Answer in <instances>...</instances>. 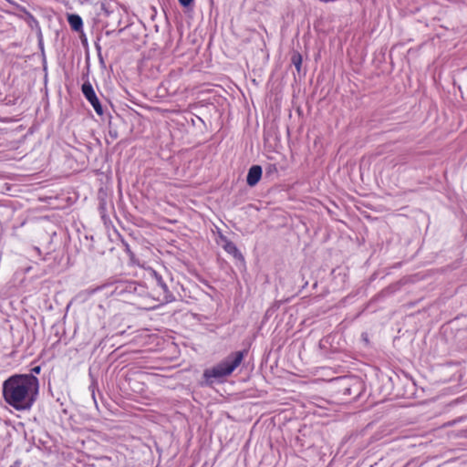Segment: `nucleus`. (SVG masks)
<instances>
[{
	"label": "nucleus",
	"mask_w": 467,
	"mask_h": 467,
	"mask_svg": "<svg viewBox=\"0 0 467 467\" xmlns=\"http://www.w3.org/2000/svg\"><path fill=\"white\" fill-rule=\"evenodd\" d=\"M18 11H20L21 13H23V16H26V13H30L25 6L19 5V7H17Z\"/></svg>",
	"instance_id": "f8f14e48"
},
{
	"label": "nucleus",
	"mask_w": 467,
	"mask_h": 467,
	"mask_svg": "<svg viewBox=\"0 0 467 467\" xmlns=\"http://www.w3.org/2000/svg\"><path fill=\"white\" fill-rule=\"evenodd\" d=\"M3 398L16 410L32 408L38 397L39 380L33 374H16L3 382Z\"/></svg>",
	"instance_id": "f257e3e1"
},
{
	"label": "nucleus",
	"mask_w": 467,
	"mask_h": 467,
	"mask_svg": "<svg viewBox=\"0 0 467 467\" xmlns=\"http://www.w3.org/2000/svg\"><path fill=\"white\" fill-rule=\"evenodd\" d=\"M291 60H292L293 65L296 67L297 72H300L301 65H302V56H301V54L298 53V52H295L292 55Z\"/></svg>",
	"instance_id": "6e6552de"
},
{
	"label": "nucleus",
	"mask_w": 467,
	"mask_h": 467,
	"mask_svg": "<svg viewBox=\"0 0 467 467\" xmlns=\"http://www.w3.org/2000/svg\"><path fill=\"white\" fill-rule=\"evenodd\" d=\"M20 18H23L30 27L38 26L39 25L37 19L31 13H26V16H20Z\"/></svg>",
	"instance_id": "1a4fd4ad"
},
{
	"label": "nucleus",
	"mask_w": 467,
	"mask_h": 467,
	"mask_svg": "<svg viewBox=\"0 0 467 467\" xmlns=\"http://www.w3.org/2000/svg\"><path fill=\"white\" fill-rule=\"evenodd\" d=\"M67 22L74 31H80L83 27L82 18L77 14H70L67 16Z\"/></svg>",
	"instance_id": "0eeeda50"
},
{
	"label": "nucleus",
	"mask_w": 467,
	"mask_h": 467,
	"mask_svg": "<svg viewBox=\"0 0 467 467\" xmlns=\"http://www.w3.org/2000/svg\"><path fill=\"white\" fill-rule=\"evenodd\" d=\"M122 244H123L124 251L126 252V254H127L130 258H131V257H133V255H134V254H133V253H132V251H131L130 246L129 245V244H128V243H125V242H122Z\"/></svg>",
	"instance_id": "9b49d317"
},
{
	"label": "nucleus",
	"mask_w": 467,
	"mask_h": 467,
	"mask_svg": "<svg viewBox=\"0 0 467 467\" xmlns=\"http://www.w3.org/2000/svg\"><path fill=\"white\" fill-rule=\"evenodd\" d=\"M220 239L222 241V247L223 248V250L231 254L232 256H234L236 260H239V261H242V262H244V255L242 254V253L240 252V250L237 248V246L232 242L230 241L226 236L224 235H221L220 236Z\"/></svg>",
	"instance_id": "20e7f679"
},
{
	"label": "nucleus",
	"mask_w": 467,
	"mask_h": 467,
	"mask_svg": "<svg viewBox=\"0 0 467 467\" xmlns=\"http://www.w3.org/2000/svg\"><path fill=\"white\" fill-rule=\"evenodd\" d=\"M178 2L182 7L188 8L193 5L194 0H178Z\"/></svg>",
	"instance_id": "9d476101"
},
{
	"label": "nucleus",
	"mask_w": 467,
	"mask_h": 467,
	"mask_svg": "<svg viewBox=\"0 0 467 467\" xmlns=\"http://www.w3.org/2000/svg\"><path fill=\"white\" fill-rule=\"evenodd\" d=\"M276 171L275 165H271L269 167V171Z\"/></svg>",
	"instance_id": "2eb2a0df"
},
{
	"label": "nucleus",
	"mask_w": 467,
	"mask_h": 467,
	"mask_svg": "<svg viewBox=\"0 0 467 467\" xmlns=\"http://www.w3.org/2000/svg\"><path fill=\"white\" fill-rule=\"evenodd\" d=\"M9 5H11L12 6H14L16 9H17V7H19V4L14 0H5Z\"/></svg>",
	"instance_id": "ddd939ff"
},
{
	"label": "nucleus",
	"mask_w": 467,
	"mask_h": 467,
	"mask_svg": "<svg viewBox=\"0 0 467 467\" xmlns=\"http://www.w3.org/2000/svg\"><path fill=\"white\" fill-rule=\"evenodd\" d=\"M246 353V350L233 352L218 364L204 369L202 374L203 381L201 382V386L211 387L215 382H223L224 379L240 366Z\"/></svg>",
	"instance_id": "f03ea898"
},
{
	"label": "nucleus",
	"mask_w": 467,
	"mask_h": 467,
	"mask_svg": "<svg viewBox=\"0 0 467 467\" xmlns=\"http://www.w3.org/2000/svg\"><path fill=\"white\" fill-rule=\"evenodd\" d=\"M153 276H154V281H155L156 285L162 292L164 301L166 303L174 301L175 297H174L173 294L170 291L167 284L165 283V281L163 280L161 275H160L156 272H153Z\"/></svg>",
	"instance_id": "39448f33"
},
{
	"label": "nucleus",
	"mask_w": 467,
	"mask_h": 467,
	"mask_svg": "<svg viewBox=\"0 0 467 467\" xmlns=\"http://www.w3.org/2000/svg\"><path fill=\"white\" fill-rule=\"evenodd\" d=\"M81 91L85 97V99L91 104L96 113L99 116L103 115V108L102 105L98 99L96 92L91 85V83L87 80L82 84Z\"/></svg>",
	"instance_id": "7ed1b4c3"
},
{
	"label": "nucleus",
	"mask_w": 467,
	"mask_h": 467,
	"mask_svg": "<svg viewBox=\"0 0 467 467\" xmlns=\"http://www.w3.org/2000/svg\"><path fill=\"white\" fill-rule=\"evenodd\" d=\"M31 371H32V373L39 374L40 371H41V367L40 366H36V367L33 368L31 369Z\"/></svg>",
	"instance_id": "4468645a"
},
{
	"label": "nucleus",
	"mask_w": 467,
	"mask_h": 467,
	"mask_svg": "<svg viewBox=\"0 0 467 467\" xmlns=\"http://www.w3.org/2000/svg\"><path fill=\"white\" fill-rule=\"evenodd\" d=\"M262 177V167L259 165H253L247 173L246 183L253 187L258 183Z\"/></svg>",
	"instance_id": "423d86ee"
}]
</instances>
